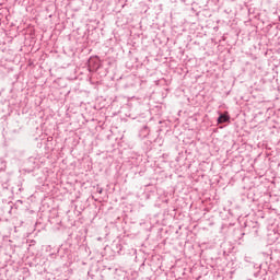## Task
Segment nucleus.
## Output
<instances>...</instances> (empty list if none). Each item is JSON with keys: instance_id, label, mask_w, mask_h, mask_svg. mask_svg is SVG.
I'll use <instances>...</instances> for the list:
<instances>
[{"instance_id": "f257e3e1", "label": "nucleus", "mask_w": 280, "mask_h": 280, "mask_svg": "<svg viewBox=\"0 0 280 280\" xmlns=\"http://www.w3.org/2000/svg\"><path fill=\"white\" fill-rule=\"evenodd\" d=\"M229 119H230L229 115L223 114V115H221V116L218 118V124H226V121H229Z\"/></svg>"}]
</instances>
